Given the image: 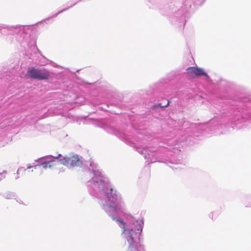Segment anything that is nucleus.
Masks as SVG:
<instances>
[{
	"instance_id": "nucleus-11",
	"label": "nucleus",
	"mask_w": 251,
	"mask_h": 251,
	"mask_svg": "<svg viewBox=\"0 0 251 251\" xmlns=\"http://www.w3.org/2000/svg\"><path fill=\"white\" fill-rule=\"evenodd\" d=\"M19 203L20 204H24V203H23V202L21 201H19Z\"/></svg>"
},
{
	"instance_id": "nucleus-5",
	"label": "nucleus",
	"mask_w": 251,
	"mask_h": 251,
	"mask_svg": "<svg viewBox=\"0 0 251 251\" xmlns=\"http://www.w3.org/2000/svg\"><path fill=\"white\" fill-rule=\"evenodd\" d=\"M186 74L190 77L196 78L204 75L208 77L207 73L202 69L196 67H189L186 69Z\"/></svg>"
},
{
	"instance_id": "nucleus-3",
	"label": "nucleus",
	"mask_w": 251,
	"mask_h": 251,
	"mask_svg": "<svg viewBox=\"0 0 251 251\" xmlns=\"http://www.w3.org/2000/svg\"><path fill=\"white\" fill-rule=\"evenodd\" d=\"M60 163L67 167H80L82 165L81 158L76 154H70L60 160Z\"/></svg>"
},
{
	"instance_id": "nucleus-4",
	"label": "nucleus",
	"mask_w": 251,
	"mask_h": 251,
	"mask_svg": "<svg viewBox=\"0 0 251 251\" xmlns=\"http://www.w3.org/2000/svg\"><path fill=\"white\" fill-rule=\"evenodd\" d=\"M136 227V228L135 227L134 228H132L131 230L125 233L126 238L128 243V250L130 251H133V249L137 248L138 246V243L133 237L132 232L137 230L138 233H140L142 230V227L141 225H138Z\"/></svg>"
},
{
	"instance_id": "nucleus-8",
	"label": "nucleus",
	"mask_w": 251,
	"mask_h": 251,
	"mask_svg": "<svg viewBox=\"0 0 251 251\" xmlns=\"http://www.w3.org/2000/svg\"><path fill=\"white\" fill-rule=\"evenodd\" d=\"M117 221H118L119 222H120V223H122V224H123L124 225H125V223L122 221L121 220V219H118L117 220Z\"/></svg>"
},
{
	"instance_id": "nucleus-6",
	"label": "nucleus",
	"mask_w": 251,
	"mask_h": 251,
	"mask_svg": "<svg viewBox=\"0 0 251 251\" xmlns=\"http://www.w3.org/2000/svg\"><path fill=\"white\" fill-rule=\"evenodd\" d=\"M108 209L106 212L109 213L110 216L112 217V219L113 220H115V218L113 216H112L111 213H115L117 211V207L115 205H111L109 204L108 206Z\"/></svg>"
},
{
	"instance_id": "nucleus-7",
	"label": "nucleus",
	"mask_w": 251,
	"mask_h": 251,
	"mask_svg": "<svg viewBox=\"0 0 251 251\" xmlns=\"http://www.w3.org/2000/svg\"><path fill=\"white\" fill-rule=\"evenodd\" d=\"M169 103H170V101H168L166 105H162L161 104H158V106L159 107H166L169 105Z\"/></svg>"
},
{
	"instance_id": "nucleus-1",
	"label": "nucleus",
	"mask_w": 251,
	"mask_h": 251,
	"mask_svg": "<svg viewBox=\"0 0 251 251\" xmlns=\"http://www.w3.org/2000/svg\"><path fill=\"white\" fill-rule=\"evenodd\" d=\"M59 163V161L57 160V158H53L49 160L46 161L39 165H35L34 166H29L27 167L26 169H25L23 167H21L17 170V174L24 173L25 174L26 172H29V170L31 168H34L35 170L41 171L43 169H47L48 168H51L56 166Z\"/></svg>"
},
{
	"instance_id": "nucleus-12",
	"label": "nucleus",
	"mask_w": 251,
	"mask_h": 251,
	"mask_svg": "<svg viewBox=\"0 0 251 251\" xmlns=\"http://www.w3.org/2000/svg\"><path fill=\"white\" fill-rule=\"evenodd\" d=\"M110 191H111V192L112 193V191H113V188H110Z\"/></svg>"
},
{
	"instance_id": "nucleus-2",
	"label": "nucleus",
	"mask_w": 251,
	"mask_h": 251,
	"mask_svg": "<svg viewBox=\"0 0 251 251\" xmlns=\"http://www.w3.org/2000/svg\"><path fill=\"white\" fill-rule=\"evenodd\" d=\"M25 76L39 80H47L50 78L49 71L46 69L39 70L34 67L28 69Z\"/></svg>"
},
{
	"instance_id": "nucleus-13",
	"label": "nucleus",
	"mask_w": 251,
	"mask_h": 251,
	"mask_svg": "<svg viewBox=\"0 0 251 251\" xmlns=\"http://www.w3.org/2000/svg\"><path fill=\"white\" fill-rule=\"evenodd\" d=\"M31 172H33V169H32V170H31Z\"/></svg>"
},
{
	"instance_id": "nucleus-10",
	"label": "nucleus",
	"mask_w": 251,
	"mask_h": 251,
	"mask_svg": "<svg viewBox=\"0 0 251 251\" xmlns=\"http://www.w3.org/2000/svg\"><path fill=\"white\" fill-rule=\"evenodd\" d=\"M2 175H3V173H0V180H1V176H2Z\"/></svg>"
},
{
	"instance_id": "nucleus-9",
	"label": "nucleus",
	"mask_w": 251,
	"mask_h": 251,
	"mask_svg": "<svg viewBox=\"0 0 251 251\" xmlns=\"http://www.w3.org/2000/svg\"><path fill=\"white\" fill-rule=\"evenodd\" d=\"M9 196H10L11 194H7V195L6 196V199H10V197H8Z\"/></svg>"
}]
</instances>
